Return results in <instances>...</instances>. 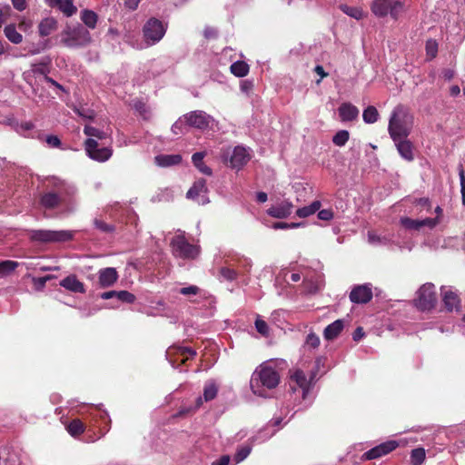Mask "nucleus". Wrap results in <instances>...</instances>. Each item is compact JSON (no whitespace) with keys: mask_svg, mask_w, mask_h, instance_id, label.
I'll use <instances>...</instances> for the list:
<instances>
[{"mask_svg":"<svg viewBox=\"0 0 465 465\" xmlns=\"http://www.w3.org/2000/svg\"><path fill=\"white\" fill-rule=\"evenodd\" d=\"M413 126V117L410 115L403 105H397L391 112L388 132L392 141L408 138Z\"/></svg>","mask_w":465,"mask_h":465,"instance_id":"f257e3e1","label":"nucleus"},{"mask_svg":"<svg viewBox=\"0 0 465 465\" xmlns=\"http://www.w3.org/2000/svg\"><path fill=\"white\" fill-rule=\"evenodd\" d=\"M60 35L61 45L71 49L85 48L93 42L89 30L79 23L66 25Z\"/></svg>","mask_w":465,"mask_h":465,"instance_id":"f03ea898","label":"nucleus"},{"mask_svg":"<svg viewBox=\"0 0 465 465\" xmlns=\"http://www.w3.org/2000/svg\"><path fill=\"white\" fill-rule=\"evenodd\" d=\"M279 382L278 371L268 363H262L252 373L250 384L254 394L262 395V388L272 390L276 388Z\"/></svg>","mask_w":465,"mask_h":465,"instance_id":"7ed1b4c3","label":"nucleus"},{"mask_svg":"<svg viewBox=\"0 0 465 465\" xmlns=\"http://www.w3.org/2000/svg\"><path fill=\"white\" fill-rule=\"evenodd\" d=\"M39 204L45 210H54L60 207H69L72 197L64 184H59L54 190H46L40 194Z\"/></svg>","mask_w":465,"mask_h":465,"instance_id":"20e7f679","label":"nucleus"},{"mask_svg":"<svg viewBox=\"0 0 465 465\" xmlns=\"http://www.w3.org/2000/svg\"><path fill=\"white\" fill-rule=\"evenodd\" d=\"M29 239L31 242L41 243L64 242L72 240L73 233L64 230H31L29 231Z\"/></svg>","mask_w":465,"mask_h":465,"instance_id":"39448f33","label":"nucleus"},{"mask_svg":"<svg viewBox=\"0 0 465 465\" xmlns=\"http://www.w3.org/2000/svg\"><path fill=\"white\" fill-rule=\"evenodd\" d=\"M437 304V293L434 284L430 282L424 283L416 292L414 305L420 311H430Z\"/></svg>","mask_w":465,"mask_h":465,"instance_id":"423d86ee","label":"nucleus"},{"mask_svg":"<svg viewBox=\"0 0 465 465\" xmlns=\"http://www.w3.org/2000/svg\"><path fill=\"white\" fill-rule=\"evenodd\" d=\"M171 247L175 257L182 259H195L199 254V248L191 244L183 235H175L171 241Z\"/></svg>","mask_w":465,"mask_h":465,"instance_id":"0eeeda50","label":"nucleus"},{"mask_svg":"<svg viewBox=\"0 0 465 465\" xmlns=\"http://www.w3.org/2000/svg\"><path fill=\"white\" fill-rule=\"evenodd\" d=\"M166 32V26L157 18H150L143 27V37L147 44L154 45L159 42Z\"/></svg>","mask_w":465,"mask_h":465,"instance_id":"6e6552de","label":"nucleus"},{"mask_svg":"<svg viewBox=\"0 0 465 465\" xmlns=\"http://www.w3.org/2000/svg\"><path fill=\"white\" fill-rule=\"evenodd\" d=\"M400 8H401V3L398 0H374L371 5V11L381 17L390 13L396 18Z\"/></svg>","mask_w":465,"mask_h":465,"instance_id":"1a4fd4ad","label":"nucleus"},{"mask_svg":"<svg viewBox=\"0 0 465 465\" xmlns=\"http://www.w3.org/2000/svg\"><path fill=\"white\" fill-rule=\"evenodd\" d=\"M85 151L88 156L98 162L107 161L113 154V150L109 147H99L96 140L88 138L84 142Z\"/></svg>","mask_w":465,"mask_h":465,"instance_id":"9d476101","label":"nucleus"},{"mask_svg":"<svg viewBox=\"0 0 465 465\" xmlns=\"http://www.w3.org/2000/svg\"><path fill=\"white\" fill-rule=\"evenodd\" d=\"M371 284H361L354 286L349 295L351 302L357 304L368 303L372 299Z\"/></svg>","mask_w":465,"mask_h":465,"instance_id":"9b49d317","label":"nucleus"},{"mask_svg":"<svg viewBox=\"0 0 465 465\" xmlns=\"http://www.w3.org/2000/svg\"><path fill=\"white\" fill-rule=\"evenodd\" d=\"M398 446L399 443L396 440H388L366 451L363 458L368 460L379 459L393 451Z\"/></svg>","mask_w":465,"mask_h":465,"instance_id":"f8f14e48","label":"nucleus"},{"mask_svg":"<svg viewBox=\"0 0 465 465\" xmlns=\"http://www.w3.org/2000/svg\"><path fill=\"white\" fill-rule=\"evenodd\" d=\"M184 122L191 127L205 129L209 126L210 116L203 111H193L183 115Z\"/></svg>","mask_w":465,"mask_h":465,"instance_id":"ddd939ff","label":"nucleus"},{"mask_svg":"<svg viewBox=\"0 0 465 465\" xmlns=\"http://www.w3.org/2000/svg\"><path fill=\"white\" fill-rule=\"evenodd\" d=\"M293 204L288 200H284L278 205H272L267 210L268 215L277 219H284L292 213Z\"/></svg>","mask_w":465,"mask_h":465,"instance_id":"4468645a","label":"nucleus"},{"mask_svg":"<svg viewBox=\"0 0 465 465\" xmlns=\"http://www.w3.org/2000/svg\"><path fill=\"white\" fill-rule=\"evenodd\" d=\"M119 275L115 268L107 267L99 270L98 282L102 288L113 286L118 280Z\"/></svg>","mask_w":465,"mask_h":465,"instance_id":"2eb2a0df","label":"nucleus"},{"mask_svg":"<svg viewBox=\"0 0 465 465\" xmlns=\"http://www.w3.org/2000/svg\"><path fill=\"white\" fill-rule=\"evenodd\" d=\"M208 193L206 181L203 178H200L195 181L193 186L188 190L186 196L189 199H196L199 196H203L202 203H208V199L205 198V194Z\"/></svg>","mask_w":465,"mask_h":465,"instance_id":"dca6fc26","label":"nucleus"},{"mask_svg":"<svg viewBox=\"0 0 465 465\" xmlns=\"http://www.w3.org/2000/svg\"><path fill=\"white\" fill-rule=\"evenodd\" d=\"M250 160V155L242 146H236L230 158V164L232 168L240 169Z\"/></svg>","mask_w":465,"mask_h":465,"instance_id":"f3484780","label":"nucleus"},{"mask_svg":"<svg viewBox=\"0 0 465 465\" xmlns=\"http://www.w3.org/2000/svg\"><path fill=\"white\" fill-rule=\"evenodd\" d=\"M398 153L400 155L408 162H411L414 160V146L413 143L408 139H399L398 141H393Z\"/></svg>","mask_w":465,"mask_h":465,"instance_id":"a211bd4d","label":"nucleus"},{"mask_svg":"<svg viewBox=\"0 0 465 465\" xmlns=\"http://www.w3.org/2000/svg\"><path fill=\"white\" fill-rule=\"evenodd\" d=\"M60 286L64 289L75 292V293H84L85 288L82 282H80L74 274H71L65 278H64L60 282Z\"/></svg>","mask_w":465,"mask_h":465,"instance_id":"6ab92c4d","label":"nucleus"},{"mask_svg":"<svg viewBox=\"0 0 465 465\" xmlns=\"http://www.w3.org/2000/svg\"><path fill=\"white\" fill-rule=\"evenodd\" d=\"M340 118L342 122H350L358 118L359 109L351 103H343L338 109Z\"/></svg>","mask_w":465,"mask_h":465,"instance_id":"aec40b11","label":"nucleus"},{"mask_svg":"<svg viewBox=\"0 0 465 465\" xmlns=\"http://www.w3.org/2000/svg\"><path fill=\"white\" fill-rule=\"evenodd\" d=\"M316 376V371H312L310 380L307 379L306 374L302 370H296L291 376L292 381H294L303 392L308 391L311 382Z\"/></svg>","mask_w":465,"mask_h":465,"instance_id":"412c9836","label":"nucleus"},{"mask_svg":"<svg viewBox=\"0 0 465 465\" xmlns=\"http://www.w3.org/2000/svg\"><path fill=\"white\" fill-rule=\"evenodd\" d=\"M182 162L180 154H159L154 157V163L160 167L177 165Z\"/></svg>","mask_w":465,"mask_h":465,"instance_id":"4be33fe9","label":"nucleus"},{"mask_svg":"<svg viewBox=\"0 0 465 465\" xmlns=\"http://www.w3.org/2000/svg\"><path fill=\"white\" fill-rule=\"evenodd\" d=\"M344 323L342 320H336L332 323L329 324L323 331L324 339L327 341H332L337 338L341 331L343 330Z\"/></svg>","mask_w":465,"mask_h":465,"instance_id":"5701e85b","label":"nucleus"},{"mask_svg":"<svg viewBox=\"0 0 465 465\" xmlns=\"http://www.w3.org/2000/svg\"><path fill=\"white\" fill-rule=\"evenodd\" d=\"M57 29V21L54 17H46L43 19L39 25V35L41 36H48Z\"/></svg>","mask_w":465,"mask_h":465,"instance_id":"b1692460","label":"nucleus"},{"mask_svg":"<svg viewBox=\"0 0 465 465\" xmlns=\"http://www.w3.org/2000/svg\"><path fill=\"white\" fill-rule=\"evenodd\" d=\"M80 18L85 27L90 29H94L96 27L98 15L94 11L84 9L81 11Z\"/></svg>","mask_w":465,"mask_h":465,"instance_id":"393cba45","label":"nucleus"},{"mask_svg":"<svg viewBox=\"0 0 465 465\" xmlns=\"http://www.w3.org/2000/svg\"><path fill=\"white\" fill-rule=\"evenodd\" d=\"M205 153L203 152L194 153L192 156L193 165L203 174L212 175V169L204 164L203 158Z\"/></svg>","mask_w":465,"mask_h":465,"instance_id":"a878e982","label":"nucleus"},{"mask_svg":"<svg viewBox=\"0 0 465 465\" xmlns=\"http://www.w3.org/2000/svg\"><path fill=\"white\" fill-rule=\"evenodd\" d=\"M445 308L449 312H452L455 308L460 306L459 296L452 291H447L443 294L442 298Z\"/></svg>","mask_w":465,"mask_h":465,"instance_id":"bb28decb","label":"nucleus"},{"mask_svg":"<svg viewBox=\"0 0 465 465\" xmlns=\"http://www.w3.org/2000/svg\"><path fill=\"white\" fill-rule=\"evenodd\" d=\"M5 37L13 44L18 45L23 41V35L16 30L14 24L7 25L4 29Z\"/></svg>","mask_w":465,"mask_h":465,"instance_id":"cd10ccee","label":"nucleus"},{"mask_svg":"<svg viewBox=\"0 0 465 465\" xmlns=\"http://www.w3.org/2000/svg\"><path fill=\"white\" fill-rule=\"evenodd\" d=\"M249 64L244 61H237L231 64V73L237 77H244L249 74Z\"/></svg>","mask_w":465,"mask_h":465,"instance_id":"c85d7f7f","label":"nucleus"},{"mask_svg":"<svg viewBox=\"0 0 465 465\" xmlns=\"http://www.w3.org/2000/svg\"><path fill=\"white\" fill-rule=\"evenodd\" d=\"M68 433L73 437H77L84 432L85 426L79 419H74L67 426Z\"/></svg>","mask_w":465,"mask_h":465,"instance_id":"c756f323","label":"nucleus"},{"mask_svg":"<svg viewBox=\"0 0 465 465\" xmlns=\"http://www.w3.org/2000/svg\"><path fill=\"white\" fill-rule=\"evenodd\" d=\"M340 9L346 14L347 15L355 18L356 20H361L364 17V13L361 8L357 6H350L348 5H341Z\"/></svg>","mask_w":465,"mask_h":465,"instance_id":"7c9ffc66","label":"nucleus"},{"mask_svg":"<svg viewBox=\"0 0 465 465\" xmlns=\"http://www.w3.org/2000/svg\"><path fill=\"white\" fill-rule=\"evenodd\" d=\"M218 393V387L217 385L210 381L204 385L203 388V400L204 401H210L216 398Z\"/></svg>","mask_w":465,"mask_h":465,"instance_id":"2f4dec72","label":"nucleus"},{"mask_svg":"<svg viewBox=\"0 0 465 465\" xmlns=\"http://www.w3.org/2000/svg\"><path fill=\"white\" fill-rule=\"evenodd\" d=\"M379 113L376 107L372 105H369L367 108L364 109L362 114L363 121L366 124H374L378 121Z\"/></svg>","mask_w":465,"mask_h":465,"instance_id":"473e14b6","label":"nucleus"},{"mask_svg":"<svg viewBox=\"0 0 465 465\" xmlns=\"http://www.w3.org/2000/svg\"><path fill=\"white\" fill-rule=\"evenodd\" d=\"M426 459V452L423 448L413 449L411 452V465H421Z\"/></svg>","mask_w":465,"mask_h":465,"instance_id":"72a5a7b5","label":"nucleus"},{"mask_svg":"<svg viewBox=\"0 0 465 465\" xmlns=\"http://www.w3.org/2000/svg\"><path fill=\"white\" fill-rule=\"evenodd\" d=\"M94 226L104 233H113L115 232V226L114 224L107 223L101 218L94 219Z\"/></svg>","mask_w":465,"mask_h":465,"instance_id":"f704fd0d","label":"nucleus"},{"mask_svg":"<svg viewBox=\"0 0 465 465\" xmlns=\"http://www.w3.org/2000/svg\"><path fill=\"white\" fill-rule=\"evenodd\" d=\"M57 6L68 17L74 15L77 11V8L73 4V0H61Z\"/></svg>","mask_w":465,"mask_h":465,"instance_id":"c9c22d12","label":"nucleus"},{"mask_svg":"<svg viewBox=\"0 0 465 465\" xmlns=\"http://www.w3.org/2000/svg\"><path fill=\"white\" fill-rule=\"evenodd\" d=\"M427 60L430 61L437 56L438 54V43L434 39H429L426 41L425 45Z\"/></svg>","mask_w":465,"mask_h":465,"instance_id":"e433bc0d","label":"nucleus"},{"mask_svg":"<svg viewBox=\"0 0 465 465\" xmlns=\"http://www.w3.org/2000/svg\"><path fill=\"white\" fill-rule=\"evenodd\" d=\"M350 133L346 130L338 131L332 137V143L337 146H344L349 141Z\"/></svg>","mask_w":465,"mask_h":465,"instance_id":"4c0bfd02","label":"nucleus"},{"mask_svg":"<svg viewBox=\"0 0 465 465\" xmlns=\"http://www.w3.org/2000/svg\"><path fill=\"white\" fill-rule=\"evenodd\" d=\"M84 133L85 135L89 136L90 138L95 137L99 140L106 139L107 134L104 131H101L94 126L91 125H85L84 128Z\"/></svg>","mask_w":465,"mask_h":465,"instance_id":"58836bf2","label":"nucleus"},{"mask_svg":"<svg viewBox=\"0 0 465 465\" xmlns=\"http://www.w3.org/2000/svg\"><path fill=\"white\" fill-rule=\"evenodd\" d=\"M18 262L15 261H3L0 262V276L6 275L14 272L18 267Z\"/></svg>","mask_w":465,"mask_h":465,"instance_id":"ea45409f","label":"nucleus"},{"mask_svg":"<svg viewBox=\"0 0 465 465\" xmlns=\"http://www.w3.org/2000/svg\"><path fill=\"white\" fill-rule=\"evenodd\" d=\"M178 354L181 357L180 363L186 364V361L193 359L196 355V352L190 348L181 347L178 348Z\"/></svg>","mask_w":465,"mask_h":465,"instance_id":"a19ab883","label":"nucleus"},{"mask_svg":"<svg viewBox=\"0 0 465 465\" xmlns=\"http://www.w3.org/2000/svg\"><path fill=\"white\" fill-rule=\"evenodd\" d=\"M134 108L139 113L143 119H148L150 116V110L146 104L142 100L134 101Z\"/></svg>","mask_w":465,"mask_h":465,"instance_id":"79ce46f5","label":"nucleus"},{"mask_svg":"<svg viewBox=\"0 0 465 465\" xmlns=\"http://www.w3.org/2000/svg\"><path fill=\"white\" fill-rule=\"evenodd\" d=\"M401 223L409 230H420L421 228L420 220H414L409 217L401 218Z\"/></svg>","mask_w":465,"mask_h":465,"instance_id":"37998d69","label":"nucleus"},{"mask_svg":"<svg viewBox=\"0 0 465 465\" xmlns=\"http://www.w3.org/2000/svg\"><path fill=\"white\" fill-rule=\"evenodd\" d=\"M116 299L121 302L132 304L135 301V296L128 291H118Z\"/></svg>","mask_w":465,"mask_h":465,"instance_id":"c03bdc74","label":"nucleus"},{"mask_svg":"<svg viewBox=\"0 0 465 465\" xmlns=\"http://www.w3.org/2000/svg\"><path fill=\"white\" fill-rule=\"evenodd\" d=\"M221 276L226 281H234L237 278V272L228 267H222L220 269Z\"/></svg>","mask_w":465,"mask_h":465,"instance_id":"a18cd8bd","label":"nucleus"},{"mask_svg":"<svg viewBox=\"0 0 465 465\" xmlns=\"http://www.w3.org/2000/svg\"><path fill=\"white\" fill-rule=\"evenodd\" d=\"M251 453V448L249 446L241 447L234 455V460L237 463L242 461Z\"/></svg>","mask_w":465,"mask_h":465,"instance_id":"49530a36","label":"nucleus"},{"mask_svg":"<svg viewBox=\"0 0 465 465\" xmlns=\"http://www.w3.org/2000/svg\"><path fill=\"white\" fill-rule=\"evenodd\" d=\"M255 328L257 331L262 336L267 337L269 335V326L265 321L258 318L255 321Z\"/></svg>","mask_w":465,"mask_h":465,"instance_id":"de8ad7c7","label":"nucleus"},{"mask_svg":"<svg viewBox=\"0 0 465 465\" xmlns=\"http://www.w3.org/2000/svg\"><path fill=\"white\" fill-rule=\"evenodd\" d=\"M203 401H204L203 397L200 396V397H198L196 399L194 407L188 408V409L187 408H182L179 411L178 414L180 416H183V415H186V414H188L190 412H194L195 411H197L203 405Z\"/></svg>","mask_w":465,"mask_h":465,"instance_id":"09e8293b","label":"nucleus"},{"mask_svg":"<svg viewBox=\"0 0 465 465\" xmlns=\"http://www.w3.org/2000/svg\"><path fill=\"white\" fill-rule=\"evenodd\" d=\"M305 345L312 349L317 348L320 345L319 336L314 332L309 333L306 337Z\"/></svg>","mask_w":465,"mask_h":465,"instance_id":"8fccbe9b","label":"nucleus"},{"mask_svg":"<svg viewBox=\"0 0 465 465\" xmlns=\"http://www.w3.org/2000/svg\"><path fill=\"white\" fill-rule=\"evenodd\" d=\"M199 287L196 285H191L188 287H183L179 290V293L183 295H196L199 293Z\"/></svg>","mask_w":465,"mask_h":465,"instance_id":"3c124183","label":"nucleus"},{"mask_svg":"<svg viewBox=\"0 0 465 465\" xmlns=\"http://www.w3.org/2000/svg\"><path fill=\"white\" fill-rule=\"evenodd\" d=\"M45 142L50 147L58 148L61 146V140L56 135H47L45 138Z\"/></svg>","mask_w":465,"mask_h":465,"instance_id":"603ef678","label":"nucleus"},{"mask_svg":"<svg viewBox=\"0 0 465 465\" xmlns=\"http://www.w3.org/2000/svg\"><path fill=\"white\" fill-rule=\"evenodd\" d=\"M318 218L322 221H330L333 218V212L331 209H323L318 212Z\"/></svg>","mask_w":465,"mask_h":465,"instance_id":"864d4df0","label":"nucleus"},{"mask_svg":"<svg viewBox=\"0 0 465 465\" xmlns=\"http://www.w3.org/2000/svg\"><path fill=\"white\" fill-rule=\"evenodd\" d=\"M303 285L310 293H316L320 289L316 283H313L312 281L308 280L303 281Z\"/></svg>","mask_w":465,"mask_h":465,"instance_id":"5fc2aeb1","label":"nucleus"},{"mask_svg":"<svg viewBox=\"0 0 465 465\" xmlns=\"http://www.w3.org/2000/svg\"><path fill=\"white\" fill-rule=\"evenodd\" d=\"M79 116H82L86 119H93L94 118V112L84 109V108H78L74 111Z\"/></svg>","mask_w":465,"mask_h":465,"instance_id":"6e6d98bb","label":"nucleus"},{"mask_svg":"<svg viewBox=\"0 0 465 465\" xmlns=\"http://www.w3.org/2000/svg\"><path fill=\"white\" fill-rule=\"evenodd\" d=\"M460 187H461V197H462V203L465 205V175H464V170L463 168H460Z\"/></svg>","mask_w":465,"mask_h":465,"instance_id":"4d7b16f0","label":"nucleus"},{"mask_svg":"<svg viewBox=\"0 0 465 465\" xmlns=\"http://www.w3.org/2000/svg\"><path fill=\"white\" fill-rule=\"evenodd\" d=\"M439 223L438 218H426L423 220H420L421 227L428 226L430 228L435 227Z\"/></svg>","mask_w":465,"mask_h":465,"instance_id":"13d9d810","label":"nucleus"},{"mask_svg":"<svg viewBox=\"0 0 465 465\" xmlns=\"http://www.w3.org/2000/svg\"><path fill=\"white\" fill-rule=\"evenodd\" d=\"M11 2L13 4V6L17 11H20V12L25 10L27 7L26 0H11Z\"/></svg>","mask_w":465,"mask_h":465,"instance_id":"bf43d9fd","label":"nucleus"},{"mask_svg":"<svg viewBox=\"0 0 465 465\" xmlns=\"http://www.w3.org/2000/svg\"><path fill=\"white\" fill-rule=\"evenodd\" d=\"M296 214L300 217V218H306V217H309L310 215L312 214L311 209L309 206H304V207H302V208H299L297 211H296Z\"/></svg>","mask_w":465,"mask_h":465,"instance_id":"052dcab7","label":"nucleus"},{"mask_svg":"<svg viewBox=\"0 0 465 465\" xmlns=\"http://www.w3.org/2000/svg\"><path fill=\"white\" fill-rule=\"evenodd\" d=\"M217 31L213 27H206L203 31V35L206 39H212L217 37Z\"/></svg>","mask_w":465,"mask_h":465,"instance_id":"680f3d73","label":"nucleus"},{"mask_svg":"<svg viewBox=\"0 0 465 465\" xmlns=\"http://www.w3.org/2000/svg\"><path fill=\"white\" fill-rule=\"evenodd\" d=\"M183 123L182 120H179V121H176L173 126H172V131L173 132V134H182L183 133Z\"/></svg>","mask_w":465,"mask_h":465,"instance_id":"e2e57ef3","label":"nucleus"},{"mask_svg":"<svg viewBox=\"0 0 465 465\" xmlns=\"http://www.w3.org/2000/svg\"><path fill=\"white\" fill-rule=\"evenodd\" d=\"M364 336V331L362 327H357L352 333V339L355 341H360Z\"/></svg>","mask_w":465,"mask_h":465,"instance_id":"0e129e2a","label":"nucleus"},{"mask_svg":"<svg viewBox=\"0 0 465 465\" xmlns=\"http://www.w3.org/2000/svg\"><path fill=\"white\" fill-rule=\"evenodd\" d=\"M53 277L50 276V275H47V276H45V277H40V278H37V279H34L35 282L38 285V288L39 289H42L45 287L46 282L50 279H52Z\"/></svg>","mask_w":465,"mask_h":465,"instance_id":"69168bd1","label":"nucleus"},{"mask_svg":"<svg viewBox=\"0 0 465 465\" xmlns=\"http://www.w3.org/2000/svg\"><path fill=\"white\" fill-rule=\"evenodd\" d=\"M140 1L141 0H125L124 5L128 9L134 11L138 7Z\"/></svg>","mask_w":465,"mask_h":465,"instance_id":"338daca9","label":"nucleus"},{"mask_svg":"<svg viewBox=\"0 0 465 465\" xmlns=\"http://www.w3.org/2000/svg\"><path fill=\"white\" fill-rule=\"evenodd\" d=\"M230 463V456L223 455L219 460L213 461L212 465H229Z\"/></svg>","mask_w":465,"mask_h":465,"instance_id":"774afa93","label":"nucleus"}]
</instances>
